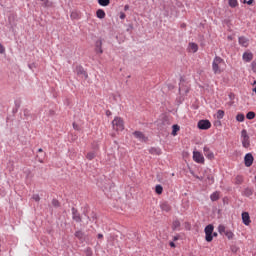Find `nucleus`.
<instances>
[{"instance_id":"obj_22","label":"nucleus","mask_w":256,"mask_h":256,"mask_svg":"<svg viewBox=\"0 0 256 256\" xmlns=\"http://www.w3.org/2000/svg\"><path fill=\"white\" fill-rule=\"evenodd\" d=\"M180 131V126L175 124L172 126V136H177V133Z\"/></svg>"},{"instance_id":"obj_52","label":"nucleus","mask_w":256,"mask_h":256,"mask_svg":"<svg viewBox=\"0 0 256 256\" xmlns=\"http://www.w3.org/2000/svg\"><path fill=\"white\" fill-rule=\"evenodd\" d=\"M253 85H256V80L253 82Z\"/></svg>"},{"instance_id":"obj_15","label":"nucleus","mask_w":256,"mask_h":256,"mask_svg":"<svg viewBox=\"0 0 256 256\" xmlns=\"http://www.w3.org/2000/svg\"><path fill=\"white\" fill-rule=\"evenodd\" d=\"M149 153L151 155L160 156L162 154V150L160 148L152 147L149 149Z\"/></svg>"},{"instance_id":"obj_43","label":"nucleus","mask_w":256,"mask_h":256,"mask_svg":"<svg viewBox=\"0 0 256 256\" xmlns=\"http://www.w3.org/2000/svg\"><path fill=\"white\" fill-rule=\"evenodd\" d=\"M128 9H129V6H128V5H125V6H124V11H128Z\"/></svg>"},{"instance_id":"obj_4","label":"nucleus","mask_w":256,"mask_h":256,"mask_svg":"<svg viewBox=\"0 0 256 256\" xmlns=\"http://www.w3.org/2000/svg\"><path fill=\"white\" fill-rule=\"evenodd\" d=\"M205 240L206 242H212L213 241V232H214V225L208 224L205 229Z\"/></svg>"},{"instance_id":"obj_13","label":"nucleus","mask_w":256,"mask_h":256,"mask_svg":"<svg viewBox=\"0 0 256 256\" xmlns=\"http://www.w3.org/2000/svg\"><path fill=\"white\" fill-rule=\"evenodd\" d=\"M95 52L100 55L103 54L102 40H97L95 42Z\"/></svg>"},{"instance_id":"obj_32","label":"nucleus","mask_w":256,"mask_h":256,"mask_svg":"<svg viewBox=\"0 0 256 256\" xmlns=\"http://www.w3.org/2000/svg\"><path fill=\"white\" fill-rule=\"evenodd\" d=\"M224 235L229 239L232 240L234 238V233L231 230H226Z\"/></svg>"},{"instance_id":"obj_35","label":"nucleus","mask_w":256,"mask_h":256,"mask_svg":"<svg viewBox=\"0 0 256 256\" xmlns=\"http://www.w3.org/2000/svg\"><path fill=\"white\" fill-rule=\"evenodd\" d=\"M52 205H53L54 207H58V206H59V201H58L57 199H53V200H52Z\"/></svg>"},{"instance_id":"obj_34","label":"nucleus","mask_w":256,"mask_h":256,"mask_svg":"<svg viewBox=\"0 0 256 256\" xmlns=\"http://www.w3.org/2000/svg\"><path fill=\"white\" fill-rule=\"evenodd\" d=\"M32 200L36 201V202H39L40 201V196L39 194H34L32 195Z\"/></svg>"},{"instance_id":"obj_27","label":"nucleus","mask_w":256,"mask_h":256,"mask_svg":"<svg viewBox=\"0 0 256 256\" xmlns=\"http://www.w3.org/2000/svg\"><path fill=\"white\" fill-rule=\"evenodd\" d=\"M256 117V113L253 112V111H249L247 114H246V119L247 120H254Z\"/></svg>"},{"instance_id":"obj_51","label":"nucleus","mask_w":256,"mask_h":256,"mask_svg":"<svg viewBox=\"0 0 256 256\" xmlns=\"http://www.w3.org/2000/svg\"><path fill=\"white\" fill-rule=\"evenodd\" d=\"M181 27H186V25H185V24H183V25H181Z\"/></svg>"},{"instance_id":"obj_45","label":"nucleus","mask_w":256,"mask_h":256,"mask_svg":"<svg viewBox=\"0 0 256 256\" xmlns=\"http://www.w3.org/2000/svg\"><path fill=\"white\" fill-rule=\"evenodd\" d=\"M218 236V233L217 232H214L213 233V237H217Z\"/></svg>"},{"instance_id":"obj_33","label":"nucleus","mask_w":256,"mask_h":256,"mask_svg":"<svg viewBox=\"0 0 256 256\" xmlns=\"http://www.w3.org/2000/svg\"><path fill=\"white\" fill-rule=\"evenodd\" d=\"M72 219H74V221L77 223L81 222V217L77 212H73Z\"/></svg>"},{"instance_id":"obj_6","label":"nucleus","mask_w":256,"mask_h":256,"mask_svg":"<svg viewBox=\"0 0 256 256\" xmlns=\"http://www.w3.org/2000/svg\"><path fill=\"white\" fill-rule=\"evenodd\" d=\"M193 161L198 163V164H204L205 163V158L203 154L199 151H193Z\"/></svg>"},{"instance_id":"obj_5","label":"nucleus","mask_w":256,"mask_h":256,"mask_svg":"<svg viewBox=\"0 0 256 256\" xmlns=\"http://www.w3.org/2000/svg\"><path fill=\"white\" fill-rule=\"evenodd\" d=\"M211 127H212V123L207 119L199 120L198 123H197V128L199 130L206 131V130L211 129Z\"/></svg>"},{"instance_id":"obj_28","label":"nucleus","mask_w":256,"mask_h":256,"mask_svg":"<svg viewBox=\"0 0 256 256\" xmlns=\"http://www.w3.org/2000/svg\"><path fill=\"white\" fill-rule=\"evenodd\" d=\"M218 232H219V234H221V235L225 234V233L227 232L226 226L223 225V224H220V225L218 226Z\"/></svg>"},{"instance_id":"obj_3","label":"nucleus","mask_w":256,"mask_h":256,"mask_svg":"<svg viewBox=\"0 0 256 256\" xmlns=\"http://www.w3.org/2000/svg\"><path fill=\"white\" fill-rule=\"evenodd\" d=\"M241 143H242V147L245 149H249L251 146L250 136L246 129H243L241 131Z\"/></svg>"},{"instance_id":"obj_16","label":"nucleus","mask_w":256,"mask_h":256,"mask_svg":"<svg viewBox=\"0 0 256 256\" xmlns=\"http://www.w3.org/2000/svg\"><path fill=\"white\" fill-rule=\"evenodd\" d=\"M133 135H134V137H135L136 139H138L139 141H145V140H146L145 135H144L142 132H140V131H135V132L133 133Z\"/></svg>"},{"instance_id":"obj_46","label":"nucleus","mask_w":256,"mask_h":256,"mask_svg":"<svg viewBox=\"0 0 256 256\" xmlns=\"http://www.w3.org/2000/svg\"><path fill=\"white\" fill-rule=\"evenodd\" d=\"M42 152H43L42 148L38 149V153H42Z\"/></svg>"},{"instance_id":"obj_47","label":"nucleus","mask_w":256,"mask_h":256,"mask_svg":"<svg viewBox=\"0 0 256 256\" xmlns=\"http://www.w3.org/2000/svg\"><path fill=\"white\" fill-rule=\"evenodd\" d=\"M110 114H111V112H110V111H107V112H106V115H110Z\"/></svg>"},{"instance_id":"obj_42","label":"nucleus","mask_w":256,"mask_h":256,"mask_svg":"<svg viewBox=\"0 0 256 256\" xmlns=\"http://www.w3.org/2000/svg\"><path fill=\"white\" fill-rule=\"evenodd\" d=\"M253 3H254V0L247 1V5H253Z\"/></svg>"},{"instance_id":"obj_12","label":"nucleus","mask_w":256,"mask_h":256,"mask_svg":"<svg viewBox=\"0 0 256 256\" xmlns=\"http://www.w3.org/2000/svg\"><path fill=\"white\" fill-rule=\"evenodd\" d=\"M242 59L245 63H250L254 59V55L252 52H244L242 55Z\"/></svg>"},{"instance_id":"obj_37","label":"nucleus","mask_w":256,"mask_h":256,"mask_svg":"<svg viewBox=\"0 0 256 256\" xmlns=\"http://www.w3.org/2000/svg\"><path fill=\"white\" fill-rule=\"evenodd\" d=\"M252 71L256 73V62L251 63Z\"/></svg>"},{"instance_id":"obj_11","label":"nucleus","mask_w":256,"mask_h":256,"mask_svg":"<svg viewBox=\"0 0 256 256\" xmlns=\"http://www.w3.org/2000/svg\"><path fill=\"white\" fill-rule=\"evenodd\" d=\"M241 217H242L243 224L245 226H250V224H251V217H250L249 212H242Z\"/></svg>"},{"instance_id":"obj_44","label":"nucleus","mask_w":256,"mask_h":256,"mask_svg":"<svg viewBox=\"0 0 256 256\" xmlns=\"http://www.w3.org/2000/svg\"><path fill=\"white\" fill-rule=\"evenodd\" d=\"M227 39H228L229 41H232L233 38H232V36H228Z\"/></svg>"},{"instance_id":"obj_7","label":"nucleus","mask_w":256,"mask_h":256,"mask_svg":"<svg viewBox=\"0 0 256 256\" xmlns=\"http://www.w3.org/2000/svg\"><path fill=\"white\" fill-rule=\"evenodd\" d=\"M254 163V156L252 153H247L244 156V164L247 168L251 167Z\"/></svg>"},{"instance_id":"obj_23","label":"nucleus","mask_w":256,"mask_h":256,"mask_svg":"<svg viewBox=\"0 0 256 256\" xmlns=\"http://www.w3.org/2000/svg\"><path fill=\"white\" fill-rule=\"evenodd\" d=\"M236 121L239 123H243L245 121V115L243 113H239L236 115Z\"/></svg>"},{"instance_id":"obj_9","label":"nucleus","mask_w":256,"mask_h":256,"mask_svg":"<svg viewBox=\"0 0 256 256\" xmlns=\"http://www.w3.org/2000/svg\"><path fill=\"white\" fill-rule=\"evenodd\" d=\"M238 43H239V45H241V47L248 48L250 45V40H249V38H247L245 36H241L238 38Z\"/></svg>"},{"instance_id":"obj_17","label":"nucleus","mask_w":256,"mask_h":256,"mask_svg":"<svg viewBox=\"0 0 256 256\" xmlns=\"http://www.w3.org/2000/svg\"><path fill=\"white\" fill-rule=\"evenodd\" d=\"M220 199V192L219 191H215L210 195V200L212 202H216Z\"/></svg>"},{"instance_id":"obj_19","label":"nucleus","mask_w":256,"mask_h":256,"mask_svg":"<svg viewBox=\"0 0 256 256\" xmlns=\"http://www.w3.org/2000/svg\"><path fill=\"white\" fill-rule=\"evenodd\" d=\"M96 17H97L98 19H105V17H106L105 11L102 10V9H98V10L96 11Z\"/></svg>"},{"instance_id":"obj_10","label":"nucleus","mask_w":256,"mask_h":256,"mask_svg":"<svg viewBox=\"0 0 256 256\" xmlns=\"http://www.w3.org/2000/svg\"><path fill=\"white\" fill-rule=\"evenodd\" d=\"M199 50V46L198 44L194 43V42H190L188 44V47H187V51L188 53H191V54H196Z\"/></svg>"},{"instance_id":"obj_2","label":"nucleus","mask_w":256,"mask_h":256,"mask_svg":"<svg viewBox=\"0 0 256 256\" xmlns=\"http://www.w3.org/2000/svg\"><path fill=\"white\" fill-rule=\"evenodd\" d=\"M111 124L112 129L116 132H122L125 129L124 120L121 117H115Z\"/></svg>"},{"instance_id":"obj_25","label":"nucleus","mask_w":256,"mask_h":256,"mask_svg":"<svg viewBox=\"0 0 256 256\" xmlns=\"http://www.w3.org/2000/svg\"><path fill=\"white\" fill-rule=\"evenodd\" d=\"M98 5L101 7H108V5H110V0H98Z\"/></svg>"},{"instance_id":"obj_14","label":"nucleus","mask_w":256,"mask_h":256,"mask_svg":"<svg viewBox=\"0 0 256 256\" xmlns=\"http://www.w3.org/2000/svg\"><path fill=\"white\" fill-rule=\"evenodd\" d=\"M76 74H78V76H83L85 79H88V74L87 72L84 70L83 67L79 66L76 67Z\"/></svg>"},{"instance_id":"obj_53","label":"nucleus","mask_w":256,"mask_h":256,"mask_svg":"<svg viewBox=\"0 0 256 256\" xmlns=\"http://www.w3.org/2000/svg\"><path fill=\"white\" fill-rule=\"evenodd\" d=\"M196 178L199 179V180L201 179L199 176H196Z\"/></svg>"},{"instance_id":"obj_20","label":"nucleus","mask_w":256,"mask_h":256,"mask_svg":"<svg viewBox=\"0 0 256 256\" xmlns=\"http://www.w3.org/2000/svg\"><path fill=\"white\" fill-rule=\"evenodd\" d=\"M228 5L232 9H235V7H238L239 2H238V0H228Z\"/></svg>"},{"instance_id":"obj_50","label":"nucleus","mask_w":256,"mask_h":256,"mask_svg":"<svg viewBox=\"0 0 256 256\" xmlns=\"http://www.w3.org/2000/svg\"><path fill=\"white\" fill-rule=\"evenodd\" d=\"M178 240V238L177 237H174V241H177Z\"/></svg>"},{"instance_id":"obj_36","label":"nucleus","mask_w":256,"mask_h":256,"mask_svg":"<svg viewBox=\"0 0 256 256\" xmlns=\"http://www.w3.org/2000/svg\"><path fill=\"white\" fill-rule=\"evenodd\" d=\"M5 51H6L5 47L2 44H0V54H4Z\"/></svg>"},{"instance_id":"obj_26","label":"nucleus","mask_w":256,"mask_h":256,"mask_svg":"<svg viewBox=\"0 0 256 256\" xmlns=\"http://www.w3.org/2000/svg\"><path fill=\"white\" fill-rule=\"evenodd\" d=\"M225 116V111L224 110H218L217 113H216V118L218 120H222Z\"/></svg>"},{"instance_id":"obj_39","label":"nucleus","mask_w":256,"mask_h":256,"mask_svg":"<svg viewBox=\"0 0 256 256\" xmlns=\"http://www.w3.org/2000/svg\"><path fill=\"white\" fill-rule=\"evenodd\" d=\"M169 246H170L171 248H175V247H176V244H175L173 241H171V242L169 243Z\"/></svg>"},{"instance_id":"obj_18","label":"nucleus","mask_w":256,"mask_h":256,"mask_svg":"<svg viewBox=\"0 0 256 256\" xmlns=\"http://www.w3.org/2000/svg\"><path fill=\"white\" fill-rule=\"evenodd\" d=\"M160 208L164 212H170L171 211V206L167 202L161 203Z\"/></svg>"},{"instance_id":"obj_21","label":"nucleus","mask_w":256,"mask_h":256,"mask_svg":"<svg viewBox=\"0 0 256 256\" xmlns=\"http://www.w3.org/2000/svg\"><path fill=\"white\" fill-rule=\"evenodd\" d=\"M181 227V222L179 220H174L172 223V230L175 231Z\"/></svg>"},{"instance_id":"obj_24","label":"nucleus","mask_w":256,"mask_h":256,"mask_svg":"<svg viewBox=\"0 0 256 256\" xmlns=\"http://www.w3.org/2000/svg\"><path fill=\"white\" fill-rule=\"evenodd\" d=\"M155 193H156L157 195H162V193H163V186L160 185V184H157V185L155 186Z\"/></svg>"},{"instance_id":"obj_38","label":"nucleus","mask_w":256,"mask_h":256,"mask_svg":"<svg viewBox=\"0 0 256 256\" xmlns=\"http://www.w3.org/2000/svg\"><path fill=\"white\" fill-rule=\"evenodd\" d=\"M119 19H126V14L124 12H121L119 15Z\"/></svg>"},{"instance_id":"obj_54","label":"nucleus","mask_w":256,"mask_h":256,"mask_svg":"<svg viewBox=\"0 0 256 256\" xmlns=\"http://www.w3.org/2000/svg\"><path fill=\"white\" fill-rule=\"evenodd\" d=\"M179 91L182 92V88H179Z\"/></svg>"},{"instance_id":"obj_1","label":"nucleus","mask_w":256,"mask_h":256,"mask_svg":"<svg viewBox=\"0 0 256 256\" xmlns=\"http://www.w3.org/2000/svg\"><path fill=\"white\" fill-rule=\"evenodd\" d=\"M226 69V62L219 56H216L212 62V71L215 75H221Z\"/></svg>"},{"instance_id":"obj_8","label":"nucleus","mask_w":256,"mask_h":256,"mask_svg":"<svg viewBox=\"0 0 256 256\" xmlns=\"http://www.w3.org/2000/svg\"><path fill=\"white\" fill-rule=\"evenodd\" d=\"M203 152H204V156H205L208 160H214V159H215L214 152L211 151V149H210L208 146H204Z\"/></svg>"},{"instance_id":"obj_31","label":"nucleus","mask_w":256,"mask_h":256,"mask_svg":"<svg viewBox=\"0 0 256 256\" xmlns=\"http://www.w3.org/2000/svg\"><path fill=\"white\" fill-rule=\"evenodd\" d=\"M253 195V190L251 188H246L244 190V196L245 197H251Z\"/></svg>"},{"instance_id":"obj_49","label":"nucleus","mask_w":256,"mask_h":256,"mask_svg":"<svg viewBox=\"0 0 256 256\" xmlns=\"http://www.w3.org/2000/svg\"><path fill=\"white\" fill-rule=\"evenodd\" d=\"M253 92L256 93V86H255V88L253 89Z\"/></svg>"},{"instance_id":"obj_41","label":"nucleus","mask_w":256,"mask_h":256,"mask_svg":"<svg viewBox=\"0 0 256 256\" xmlns=\"http://www.w3.org/2000/svg\"><path fill=\"white\" fill-rule=\"evenodd\" d=\"M103 238H104V235H103V234L99 233V234L97 235V239H103Z\"/></svg>"},{"instance_id":"obj_55","label":"nucleus","mask_w":256,"mask_h":256,"mask_svg":"<svg viewBox=\"0 0 256 256\" xmlns=\"http://www.w3.org/2000/svg\"><path fill=\"white\" fill-rule=\"evenodd\" d=\"M255 180H256V176H255Z\"/></svg>"},{"instance_id":"obj_48","label":"nucleus","mask_w":256,"mask_h":256,"mask_svg":"<svg viewBox=\"0 0 256 256\" xmlns=\"http://www.w3.org/2000/svg\"><path fill=\"white\" fill-rule=\"evenodd\" d=\"M243 3H246V4H247V3H248V1H247V0H243Z\"/></svg>"},{"instance_id":"obj_40","label":"nucleus","mask_w":256,"mask_h":256,"mask_svg":"<svg viewBox=\"0 0 256 256\" xmlns=\"http://www.w3.org/2000/svg\"><path fill=\"white\" fill-rule=\"evenodd\" d=\"M72 127H74V130H79V127L76 123L72 124Z\"/></svg>"},{"instance_id":"obj_30","label":"nucleus","mask_w":256,"mask_h":256,"mask_svg":"<svg viewBox=\"0 0 256 256\" xmlns=\"http://www.w3.org/2000/svg\"><path fill=\"white\" fill-rule=\"evenodd\" d=\"M95 157H96L95 152H88L86 154V159L89 160V161H92L93 159H95Z\"/></svg>"},{"instance_id":"obj_29","label":"nucleus","mask_w":256,"mask_h":256,"mask_svg":"<svg viewBox=\"0 0 256 256\" xmlns=\"http://www.w3.org/2000/svg\"><path fill=\"white\" fill-rule=\"evenodd\" d=\"M74 236H76V238H78V240H83L84 232H82L81 230H78V231H76V233H74Z\"/></svg>"}]
</instances>
